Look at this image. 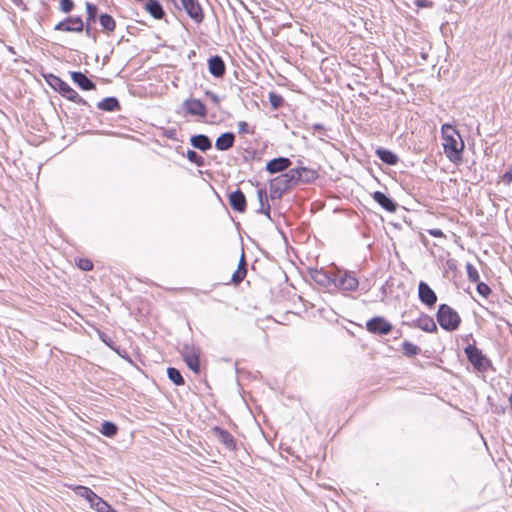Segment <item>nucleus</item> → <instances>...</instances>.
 Instances as JSON below:
<instances>
[{
  "mask_svg": "<svg viewBox=\"0 0 512 512\" xmlns=\"http://www.w3.org/2000/svg\"><path fill=\"white\" fill-rule=\"evenodd\" d=\"M443 148L448 159L454 163L461 161L464 142L458 131L449 124L442 126Z\"/></svg>",
  "mask_w": 512,
  "mask_h": 512,
  "instance_id": "f257e3e1",
  "label": "nucleus"
},
{
  "mask_svg": "<svg viewBox=\"0 0 512 512\" xmlns=\"http://www.w3.org/2000/svg\"><path fill=\"white\" fill-rule=\"evenodd\" d=\"M299 178V173L291 170L273 178L269 184L270 198L280 199L285 190L299 183Z\"/></svg>",
  "mask_w": 512,
  "mask_h": 512,
  "instance_id": "f03ea898",
  "label": "nucleus"
},
{
  "mask_svg": "<svg viewBox=\"0 0 512 512\" xmlns=\"http://www.w3.org/2000/svg\"><path fill=\"white\" fill-rule=\"evenodd\" d=\"M47 83L57 92H59L66 99L73 101L79 105L88 106L87 101L82 98L72 87L69 86L60 77L49 74L46 77Z\"/></svg>",
  "mask_w": 512,
  "mask_h": 512,
  "instance_id": "7ed1b4c3",
  "label": "nucleus"
},
{
  "mask_svg": "<svg viewBox=\"0 0 512 512\" xmlns=\"http://www.w3.org/2000/svg\"><path fill=\"white\" fill-rule=\"evenodd\" d=\"M436 317L441 328L446 331L456 330L461 323V318L457 311L447 304L439 306Z\"/></svg>",
  "mask_w": 512,
  "mask_h": 512,
  "instance_id": "20e7f679",
  "label": "nucleus"
},
{
  "mask_svg": "<svg viewBox=\"0 0 512 512\" xmlns=\"http://www.w3.org/2000/svg\"><path fill=\"white\" fill-rule=\"evenodd\" d=\"M333 284L344 291H354L359 282L355 275L349 271H340L333 273Z\"/></svg>",
  "mask_w": 512,
  "mask_h": 512,
  "instance_id": "39448f33",
  "label": "nucleus"
},
{
  "mask_svg": "<svg viewBox=\"0 0 512 512\" xmlns=\"http://www.w3.org/2000/svg\"><path fill=\"white\" fill-rule=\"evenodd\" d=\"M181 355L187 366L194 372H200V349L194 345L185 344L181 350Z\"/></svg>",
  "mask_w": 512,
  "mask_h": 512,
  "instance_id": "423d86ee",
  "label": "nucleus"
},
{
  "mask_svg": "<svg viewBox=\"0 0 512 512\" xmlns=\"http://www.w3.org/2000/svg\"><path fill=\"white\" fill-rule=\"evenodd\" d=\"M465 354L469 362L479 371H485L487 368L488 361L483 356L482 352L472 344L465 347Z\"/></svg>",
  "mask_w": 512,
  "mask_h": 512,
  "instance_id": "0eeeda50",
  "label": "nucleus"
},
{
  "mask_svg": "<svg viewBox=\"0 0 512 512\" xmlns=\"http://www.w3.org/2000/svg\"><path fill=\"white\" fill-rule=\"evenodd\" d=\"M366 328L372 334L387 335L393 327L385 318L376 316L367 321Z\"/></svg>",
  "mask_w": 512,
  "mask_h": 512,
  "instance_id": "6e6552de",
  "label": "nucleus"
},
{
  "mask_svg": "<svg viewBox=\"0 0 512 512\" xmlns=\"http://www.w3.org/2000/svg\"><path fill=\"white\" fill-rule=\"evenodd\" d=\"M54 30L63 32H82L84 30V22L79 16L67 17L55 25Z\"/></svg>",
  "mask_w": 512,
  "mask_h": 512,
  "instance_id": "1a4fd4ad",
  "label": "nucleus"
},
{
  "mask_svg": "<svg viewBox=\"0 0 512 512\" xmlns=\"http://www.w3.org/2000/svg\"><path fill=\"white\" fill-rule=\"evenodd\" d=\"M181 5L189 17L196 23H201L204 19L202 7L198 0H180Z\"/></svg>",
  "mask_w": 512,
  "mask_h": 512,
  "instance_id": "9d476101",
  "label": "nucleus"
},
{
  "mask_svg": "<svg viewBox=\"0 0 512 512\" xmlns=\"http://www.w3.org/2000/svg\"><path fill=\"white\" fill-rule=\"evenodd\" d=\"M418 297L419 300L428 307L434 306L437 302L436 293L424 281H420L418 284Z\"/></svg>",
  "mask_w": 512,
  "mask_h": 512,
  "instance_id": "9b49d317",
  "label": "nucleus"
},
{
  "mask_svg": "<svg viewBox=\"0 0 512 512\" xmlns=\"http://www.w3.org/2000/svg\"><path fill=\"white\" fill-rule=\"evenodd\" d=\"M229 204L231 208L239 213H243L246 210V197L244 193L237 189L228 195Z\"/></svg>",
  "mask_w": 512,
  "mask_h": 512,
  "instance_id": "f8f14e48",
  "label": "nucleus"
},
{
  "mask_svg": "<svg viewBox=\"0 0 512 512\" xmlns=\"http://www.w3.org/2000/svg\"><path fill=\"white\" fill-rule=\"evenodd\" d=\"M185 111L193 116L205 117L207 110L205 105L198 99H188L183 103Z\"/></svg>",
  "mask_w": 512,
  "mask_h": 512,
  "instance_id": "ddd939ff",
  "label": "nucleus"
},
{
  "mask_svg": "<svg viewBox=\"0 0 512 512\" xmlns=\"http://www.w3.org/2000/svg\"><path fill=\"white\" fill-rule=\"evenodd\" d=\"M292 164L291 160L286 157H278L270 160L266 164V171L270 174L286 171Z\"/></svg>",
  "mask_w": 512,
  "mask_h": 512,
  "instance_id": "4468645a",
  "label": "nucleus"
},
{
  "mask_svg": "<svg viewBox=\"0 0 512 512\" xmlns=\"http://www.w3.org/2000/svg\"><path fill=\"white\" fill-rule=\"evenodd\" d=\"M208 68L209 72L216 78H222L226 72V65L218 55L209 58Z\"/></svg>",
  "mask_w": 512,
  "mask_h": 512,
  "instance_id": "2eb2a0df",
  "label": "nucleus"
},
{
  "mask_svg": "<svg viewBox=\"0 0 512 512\" xmlns=\"http://www.w3.org/2000/svg\"><path fill=\"white\" fill-rule=\"evenodd\" d=\"M73 82L79 86L82 90L89 91L96 88L95 83L90 80L84 73L74 71L71 73Z\"/></svg>",
  "mask_w": 512,
  "mask_h": 512,
  "instance_id": "dca6fc26",
  "label": "nucleus"
},
{
  "mask_svg": "<svg viewBox=\"0 0 512 512\" xmlns=\"http://www.w3.org/2000/svg\"><path fill=\"white\" fill-rule=\"evenodd\" d=\"M373 199L388 212H395L397 209V204L381 191L374 192Z\"/></svg>",
  "mask_w": 512,
  "mask_h": 512,
  "instance_id": "f3484780",
  "label": "nucleus"
},
{
  "mask_svg": "<svg viewBox=\"0 0 512 512\" xmlns=\"http://www.w3.org/2000/svg\"><path fill=\"white\" fill-rule=\"evenodd\" d=\"M235 142V135L232 132H225L221 134L215 142V147L219 151H226L233 147Z\"/></svg>",
  "mask_w": 512,
  "mask_h": 512,
  "instance_id": "a211bd4d",
  "label": "nucleus"
},
{
  "mask_svg": "<svg viewBox=\"0 0 512 512\" xmlns=\"http://www.w3.org/2000/svg\"><path fill=\"white\" fill-rule=\"evenodd\" d=\"M257 198L259 202V208L256 210L259 214H264L270 219V204L268 202L267 191L265 189L257 190Z\"/></svg>",
  "mask_w": 512,
  "mask_h": 512,
  "instance_id": "6ab92c4d",
  "label": "nucleus"
},
{
  "mask_svg": "<svg viewBox=\"0 0 512 512\" xmlns=\"http://www.w3.org/2000/svg\"><path fill=\"white\" fill-rule=\"evenodd\" d=\"M190 143L194 148L199 149L203 152L211 149V147H212L211 140L209 139V137L207 135H204V134H198V135L192 136L190 139Z\"/></svg>",
  "mask_w": 512,
  "mask_h": 512,
  "instance_id": "aec40b11",
  "label": "nucleus"
},
{
  "mask_svg": "<svg viewBox=\"0 0 512 512\" xmlns=\"http://www.w3.org/2000/svg\"><path fill=\"white\" fill-rule=\"evenodd\" d=\"M415 326L425 332H436L437 326L432 317L422 314L415 322Z\"/></svg>",
  "mask_w": 512,
  "mask_h": 512,
  "instance_id": "412c9836",
  "label": "nucleus"
},
{
  "mask_svg": "<svg viewBox=\"0 0 512 512\" xmlns=\"http://www.w3.org/2000/svg\"><path fill=\"white\" fill-rule=\"evenodd\" d=\"M246 274H247V263L245 260L244 253H242L240 260H239L238 268L233 273L231 281L236 285L240 284L246 277Z\"/></svg>",
  "mask_w": 512,
  "mask_h": 512,
  "instance_id": "4be33fe9",
  "label": "nucleus"
},
{
  "mask_svg": "<svg viewBox=\"0 0 512 512\" xmlns=\"http://www.w3.org/2000/svg\"><path fill=\"white\" fill-rule=\"evenodd\" d=\"M97 108L106 112L120 110V103L116 97H106L97 103Z\"/></svg>",
  "mask_w": 512,
  "mask_h": 512,
  "instance_id": "5701e85b",
  "label": "nucleus"
},
{
  "mask_svg": "<svg viewBox=\"0 0 512 512\" xmlns=\"http://www.w3.org/2000/svg\"><path fill=\"white\" fill-rule=\"evenodd\" d=\"M376 155L387 165H395L398 162V156L388 149L378 148L376 150Z\"/></svg>",
  "mask_w": 512,
  "mask_h": 512,
  "instance_id": "b1692460",
  "label": "nucleus"
},
{
  "mask_svg": "<svg viewBox=\"0 0 512 512\" xmlns=\"http://www.w3.org/2000/svg\"><path fill=\"white\" fill-rule=\"evenodd\" d=\"M313 280L323 287H329L333 284V274L328 275L323 270H315L311 274Z\"/></svg>",
  "mask_w": 512,
  "mask_h": 512,
  "instance_id": "393cba45",
  "label": "nucleus"
},
{
  "mask_svg": "<svg viewBox=\"0 0 512 512\" xmlns=\"http://www.w3.org/2000/svg\"><path fill=\"white\" fill-rule=\"evenodd\" d=\"M146 10L155 19H162L165 15L161 4L157 0H148L146 3Z\"/></svg>",
  "mask_w": 512,
  "mask_h": 512,
  "instance_id": "a878e982",
  "label": "nucleus"
},
{
  "mask_svg": "<svg viewBox=\"0 0 512 512\" xmlns=\"http://www.w3.org/2000/svg\"><path fill=\"white\" fill-rule=\"evenodd\" d=\"M290 170L297 171L299 173V176H300L299 182L309 183V182L314 181L318 177V174L315 170L308 169L305 167L295 168V169H290Z\"/></svg>",
  "mask_w": 512,
  "mask_h": 512,
  "instance_id": "bb28decb",
  "label": "nucleus"
},
{
  "mask_svg": "<svg viewBox=\"0 0 512 512\" xmlns=\"http://www.w3.org/2000/svg\"><path fill=\"white\" fill-rule=\"evenodd\" d=\"M89 503L90 506L98 512H115L112 507L97 494Z\"/></svg>",
  "mask_w": 512,
  "mask_h": 512,
  "instance_id": "cd10ccee",
  "label": "nucleus"
},
{
  "mask_svg": "<svg viewBox=\"0 0 512 512\" xmlns=\"http://www.w3.org/2000/svg\"><path fill=\"white\" fill-rule=\"evenodd\" d=\"M216 433L218 434L219 440L229 449L234 448V438L233 436L226 430L221 428H215Z\"/></svg>",
  "mask_w": 512,
  "mask_h": 512,
  "instance_id": "c85d7f7f",
  "label": "nucleus"
},
{
  "mask_svg": "<svg viewBox=\"0 0 512 512\" xmlns=\"http://www.w3.org/2000/svg\"><path fill=\"white\" fill-rule=\"evenodd\" d=\"M99 21L103 29L107 32H113L115 30L116 23L111 15L106 13L101 14L99 17Z\"/></svg>",
  "mask_w": 512,
  "mask_h": 512,
  "instance_id": "c756f323",
  "label": "nucleus"
},
{
  "mask_svg": "<svg viewBox=\"0 0 512 512\" xmlns=\"http://www.w3.org/2000/svg\"><path fill=\"white\" fill-rule=\"evenodd\" d=\"M168 379L177 386L184 385L185 381L180 371L174 367L167 368Z\"/></svg>",
  "mask_w": 512,
  "mask_h": 512,
  "instance_id": "7c9ffc66",
  "label": "nucleus"
},
{
  "mask_svg": "<svg viewBox=\"0 0 512 512\" xmlns=\"http://www.w3.org/2000/svg\"><path fill=\"white\" fill-rule=\"evenodd\" d=\"M117 431V425L110 421L103 422L100 429L101 434L109 438L114 437L117 434Z\"/></svg>",
  "mask_w": 512,
  "mask_h": 512,
  "instance_id": "2f4dec72",
  "label": "nucleus"
},
{
  "mask_svg": "<svg viewBox=\"0 0 512 512\" xmlns=\"http://www.w3.org/2000/svg\"><path fill=\"white\" fill-rule=\"evenodd\" d=\"M97 12H98V8L96 5H94L90 2H86V13H87L86 24H90V23L96 21Z\"/></svg>",
  "mask_w": 512,
  "mask_h": 512,
  "instance_id": "473e14b6",
  "label": "nucleus"
},
{
  "mask_svg": "<svg viewBox=\"0 0 512 512\" xmlns=\"http://www.w3.org/2000/svg\"><path fill=\"white\" fill-rule=\"evenodd\" d=\"M402 348H403V353L408 357H413V356L417 355L420 350L418 346H416L415 344H413L409 341H404L402 344Z\"/></svg>",
  "mask_w": 512,
  "mask_h": 512,
  "instance_id": "72a5a7b5",
  "label": "nucleus"
},
{
  "mask_svg": "<svg viewBox=\"0 0 512 512\" xmlns=\"http://www.w3.org/2000/svg\"><path fill=\"white\" fill-rule=\"evenodd\" d=\"M268 99L270 105L275 110L279 109L284 103L283 97L275 92H270L268 95Z\"/></svg>",
  "mask_w": 512,
  "mask_h": 512,
  "instance_id": "f704fd0d",
  "label": "nucleus"
},
{
  "mask_svg": "<svg viewBox=\"0 0 512 512\" xmlns=\"http://www.w3.org/2000/svg\"><path fill=\"white\" fill-rule=\"evenodd\" d=\"M187 158L191 163L196 164L198 167H203L205 165L203 157L194 150L187 151Z\"/></svg>",
  "mask_w": 512,
  "mask_h": 512,
  "instance_id": "c9c22d12",
  "label": "nucleus"
},
{
  "mask_svg": "<svg viewBox=\"0 0 512 512\" xmlns=\"http://www.w3.org/2000/svg\"><path fill=\"white\" fill-rule=\"evenodd\" d=\"M76 491L78 495L85 498L88 502H90L96 495L90 488L85 486H78Z\"/></svg>",
  "mask_w": 512,
  "mask_h": 512,
  "instance_id": "e433bc0d",
  "label": "nucleus"
},
{
  "mask_svg": "<svg viewBox=\"0 0 512 512\" xmlns=\"http://www.w3.org/2000/svg\"><path fill=\"white\" fill-rule=\"evenodd\" d=\"M466 271H467L468 279L471 282L477 283L478 281H480L479 273H478L477 269L472 264L467 263Z\"/></svg>",
  "mask_w": 512,
  "mask_h": 512,
  "instance_id": "4c0bfd02",
  "label": "nucleus"
},
{
  "mask_svg": "<svg viewBox=\"0 0 512 512\" xmlns=\"http://www.w3.org/2000/svg\"><path fill=\"white\" fill-rule=\"evenodd\" d=\"M60 10L63 13H69L74 8V2L72 0H60Z\"/></svg>",
  "mask_w": 512,
  "mask_h": 512,
  "instance_id": "58836bf2",
  "label": "nucleus"
},
{
  "mask_svg": "<svg viewBox=\"0 0 512 512\" xmlns=\"http://www.w3.org/2000/svg\"><path fill=\"white\" fill-rule=\"evenodd\" d=\"M77 265L83 271H90L93 268V263L89 259L85 258H80Z\"/></svg>",
  "mask_w": 512,
  "mask_h": 512,
  "instance_id": "ea45409f",
  "label": "nucleus"
},
{
  "mask_svg": "<svg viewBox=\"0 0 512 512\" xmlns=\"http://www.w3.org/2000/svg\"><path fill=\"white\" fill-rule=\"evenodd\" d=\"M477 292L483 297H487L491 293V289L483 282H477Z\"/></svg>",
  "mask_w": 512,
  "mask_h": 512,
  "instance_id": "a19ab883",
  "label": "nucleus"
},
{
  "mask_svg": "<svg viewBox=\"0 0 512 512\" xmlns=\"http://www.w3.org/2000/svg\"><path fill=\"white\" fill-rule=\"evenodd\" d=\"M238 132L240 134H248V133H253L252 131H250L249 129V125L247 122L245 121H240L238 122Z\"/></svg>",
  "mask_w": 512,
  "mask_h": 512,
  "instance_id": "79ce46f5",
  "label": "nucleus"
},
{
  "mask_svg": "<svg viewBox=\"0 0 512 512\" xmlns=\"http://www.w3.org/2000/svg\"><path fill=\"white\" fill-rule=\"evenodd\" d=\"M84 31L88 38H91L94 42L96 41V32L92 29L90 24H86V26H84Z\"/></svg>",
  "mask_w": 512,
  "mask_h": 512,
  "instance_id": "37998d69",
  "label": "nucleus"
},
{
  "mask_svg": "<svg viewBox=\"0 0 512 512\" xmlns=\"http://www.w3.org/2000/svg\"><path fill=\"white\" fill-rule=\"evenodd\" d=\"M206 96L214 103V104H218L219 101H220V98L217 94H215L214 92L212 91H207L206 92Z\"/></svg>",
  "mask_w": 512,
  "mask_h": 512,
  "instance_id": "c03bdc74",
  "label": "nucleus"
},
{
  "mask_svg": "<svg viewBox=\"0 0 512 512\" xmlns=\"http://www.w3.org/2000/svg\"><path fill=\"white\" fill-rule=\"evenodd\" d=\"M418 7H431L433 5L432 0H416Z\"/></svg>",
  "mask_w": 512,
  "mask_h": 512,
  "instance_id": "a18cd8bd",
  "label": "nucleus"
},
{
  "mask_svg": "<svg viewBox=\"0 0 512 512\" xmlns=\"http://www.w3.org/2000/svg\"><path fill=\"white\" fill-rule=\"evenodd\" d=\"M503 181L507 184H510L512 182V169H509L504 173Z\"/></svg>",
  "mask_w": 512,
  "mask_h": 512,
  "instance_id": "49530a36",
  "label": "nucleus"
},
{
  "mask_svg": "<svg viewBox=\"0 0 512 512\" xmlns=\"http://www.w3.org/2000/svg\"><path fill=\"white\" fill-rule=\"evenodd\" d=\"M430 235L434 237H441L443 236V232L440 229H432L429 231Z\"/></svg>",
  "mask_w": 512,
  "mask_h": 512,
  "instance_id": "de8ad7c7",
  "label": "nucleus"
},
{
  "mask_svg": "<svg viewBox=\"0 0 512 512\" xmlns=\"http://www.w3.org/2000/svg\"><path fill=\"white\" fill-rule=\"evenodd\" d=\"M13 4H15L16 6L18 7H23L25 8L24 6V3H23V0H10Z\"/></svg>",
  "mask_w": 512,
  "mask_h": 512,
  "instance_id": "09e8293b",
  "label": "nucleus"
},
{
  "mask_svg": "<svg viewBox=\"0 0 512 512\" xmlns=\"http://www.w3.org/2000/svg\"><path fill=\"white\" fill-rule=\"evenodd\" d=\"M313 129L314 130H318V131H322V130H324V126L322 124L317 123V124L313 125Z\"/></svg>",
  "mask_w": 512,
  "mask_h": 512,
  "instance_id": "8fccbe9b",
  "label": "nucleus"
},
{
  "mask_svg": "<svg viewBox=\"0 0 512 512\" xmlns=\"http://www.w3.org/2000/svg\"><path fill=\"white\" fill-rule=\"evenodd\" d=\"M507 399H508L509 404L512 406V394L509 395Z\"/></svg>",
  "mask_w": 512,
  "mask_h": 512,
  "instance_id": "3c124183",
  "label": "nucleus"
},
{
  "mask_svg": "<svg viewBox=\"0 0 512 512\" xmlns=\"http://www.w3.org/2000/svg\"><path fill=\"white\" fill-rule=\"evenodd\" d=\"M9 51L12 52L13 54H15V51L12 47H9Z\"/></svg>",
  "mask_w": 512,
  "mask_h": 512,
  "instance_id": "603ef678",
  "label": "nucleus"
}]
</instances>
